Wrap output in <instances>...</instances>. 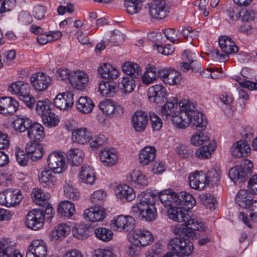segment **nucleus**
I'll list each match as a JSON object with an SVG mask.
<instances>
[{
	"label": "nucleus",
	"mask_w": 257,
	"mask_h": 257,
	"mask_svg": "<svg viewBox=\"0 0 257 257\" xmlns=\"http://www.w3.org/2000/svg\"><path fill=\"white\" fill-rule=\"evenodd\" d=\"M43 211L33 209L29 211L26 217V226L32 230H37L43 226Z\"/></svg>",
	"instance_id": "10"
},
{
	"label": "nucleus",
	"mask_w": 257,
	"mask_h": 257,
	"mask_svg": "<svg viewBox=\"0 0 257 257\" xmlns=\"http://www.w3.org/2000/svg\"><path fill=\"white\" fill-rule=\"evenodd\" d=\"M43 122L46 126L52 127L57 126L59 121L58 117L51 111L48 114H44L41 117Z\"/></svg>",
	"instance_id": "53"
},
{
	"label": "nucleus",
	"mask_w": 257,
	"mask_h": 257,
	"mask_svg": "<svg viewBox=\"0 0 257 257\" xmlns=\"http://www.w3.org/2000/svg\"><path fill=\"white\" fill-rule=\"evenodd\" d=\"M64 192L66 197L70 199L77 200L80 197L79 192L72 185L65 184L64 186Z\"/></svg>",
	"instance_id": "54"
},
{
	"label": "nucleus",
	"mask_w": 257,
	"mask_h": 257,
	"mask_svg": "<svg viewBox=\"0 0 257 257\" xmlns=\"http://www.w3.org/2000/svg\"><path fill=\"white\" fill-rule=\"evenodd\" d=\"M154 239V236L150 231L140 228L133 230L129 236V241L131 243L142 247L150 245Z\"/></svg>",
	"instance_id": "7"
},
{
	"label": "nucleus",
	"mask_w": 257,
	"mask_h": 257,
	"mask_svg": "<svg viewBox=\"0 0 257 257\" xmlns=\"http://www.w3.org/2000/svg\"><path fill=\"white\" fill-rule=\"evenodd\" d=\"M16 158L18 163L21 166H26L28 162V157L23 150H18L16 152Z\"/></svg>",
	"instance_id": "62"
},
{
	"label": "nucleus",
	"mask_w": 257,
	"mask_h": 257,
	"mask_svg": "<svg viewBox=\"0 0 257 257\" xmlns=\"http://www.w3.org/2000/svg\"><path fill=\"white\" fill-rule=\"evenodd\" d=\"M98 107L104 113L112 116L120 115L123 112L122 106L111 99H106L101 101Z\"/></svg>",
	"instance_id": "12"
},
{
	"label": "nucleus",
	"mask_w": 257,
	"mask_h": 257,
	"mask_svg": "<svg viewBox=\"0 0 257 257\" xmlns=\"http://www.w3.org/2000/svg\"><path fill=\"white\" fill-rule=\"evenodd\" d=\"M30 81L35 90L43 91L49 87L51 82V79L47 74L39 72L33 74L31 76Z\"/></svg>",
	"instance_id": "14"
},
{
	"label": "nucleus",
	"mask_w": 257,
	"mask_h": 257,
	"mask_svg": "<svg viewBox=\"0 0 257 257\" xmlns=\"http://www.w3.org/2000/svg\"><path fill=\"white\" fill-rule=\"evenodd\" d=\"M221 171L218 169H212L208 171L206 176V184H210L212 186L218 183L220 178Z\"/></svg>",
	"instance_id": "50"
},
{
	"label": "nucleus",
	"mask_w": 257,
	"mask_h": 257,
	"mask_svg": "<svg viewBox=\"0 0 257 257\" xmlns=\"http://www.w3.org/2000/svg\"><path fill=\"white\" fill-rule=\"evenodd\" d=\"M50 169L42 171L38 175V180L41 185L46 188H51L56 183L55 174Z\"/></svg>",
	"instance_id": "22"
},
{
	"label": "nucleus",
	"mask_w": 257,
	"mask_h": 257,
	"mask_svg": "<svg viewBox=\"0 0 257 257\" xmlns=\"http://www.w3.org/2000/svg\"><path fill=\"white\" fill-rule=\"evenodd\" d=\"M93 257H113V254L108 249L98 248L94 250Z\"/></svg>",
	"instance_id": "64"
},
{
	"label": "nucleus",
	"mask_w": 257,
	"mask_h": 257,
	"mask_svg": "<svg viewBox=\"0 0 257 257\" xmlns=\"http://www.w3.org/2000/svg\"><path fill=\"white\" fill-rule=\"evenodd\" d=\"M248 205L247 208H248L251 211L249 213L250 219L255 222H257V200H253L251 199V201Z\"/></svg>",
	"instance_id": "61"
},
{
	"label": "nucleus",
	"mask_w": 257,
	"mask_h": 257,
	"mask_svg": "<svg viewBox=\"0 0 257 257\" xmlns=\"http://www.w3.org/2000/svg\"><path fill=\"white\" fill-rule=\"evenodd\" d=\"M33 123L28 117L22 116H19L13 121L12 126L16 131L23 133L28 131Z\"/></svg>",
	"instance_id": "37"
},
{
	"label": "nucleus",
	"mask_w": 257,
	"mask_h": 257,
	"mask_svg": "<svg viewBox=\"0 0 257 257\" xmlns=\"http://www.w3.org/2000/svg\"><path fill=\"white\" fill-rule=\"evenodd\" d=\"M76 105L79 112L87 114L91 112L94 106V104L89 97L81 96L76 102Z\"/></svg>",
	"instance_id": "35"
},
{
	"label": "nucleus",
	"mask_w": 257,
	"mask_h": 257,
	"mask_svg": "<svg viewBox=\"0 0 257 257\" xmlns=\"http://www.w3.org/2000/svg\"><path fill=\"white\" fill-rule=\"evenodd\" d=\"M123 73L130 75L132 78H138L142 74V70L137 63L126 62L122 66Z\"/></svg>",
	"instance_id": "38"
},
{
	"label": "nucleus",
	"mask_w": 257,
	"mask_h": 257,
	"mask_svg": "<svg viewBox=\"0 0 257 257\" xmlns=\"http://www.w3.org/2000/svg\"><path fill=\"white\" fill-rule=\"evenodd\" d=\"M19 103L10 97L0 98V113L4 114L15 112L18 109Z\"/></svg>",
	"instance_id": "23"
},
{
	"label": "nucleus",
	"mask_w": 257,
	"mask_h": 257,
	"mask_svg": "<svg viewBox=\"0 0 257 257\" xmlns=\"http://www.w3.org/2000/svg\"><path fill=\"white\" fill-rule=\"evenodd\" d=\"M202 200L204 205L210 209H214L217 204L216 199L211 194L204 195Z\"/></svg>",
	"instance_id": "58"
},
{
	"label": "nucleus",
	"mask_w": 257,
	"mask_h": 257,
	"mask_svg": "<svg viewBox=\"0 0 257 257\" xmlns=\"http://www.w3.org/2000/svg\"><path fill=\"white\" fill-rule=\"evenodd\" d=\"M157 68L154 66L149 65L142 77V82L146 85L153 83L156 79Z\"/></svg>",
	"instance_id": "47"
},
{
	"label": "nucleus",
	"mask_w": 257,
	"mask_h": 257,
	"mask_svg": "<svg viewBox=\"0 0 257 257\" xmlns=\"http://www.w3.org/2000/svg\"><path fill=\"white\" fill-rule=\"evenodd\" d=\"M91 138V133L86 127H81L74 131L71 137L73 142L81 145L87 144Z\"/></svg>",
	"instance_id": "30"
},
{
	"label": "nucleus",
	"mask_w": 257,
	"mask_h": 257,
	"mask_svg": "<svg viewBox=\"0 0 257 257\" xmlns=\"http://www.w3.org/2000/svg\"><path fill=\"white\" fill-rule=\"evenodd\" d=\"M94 233L97 238L104 242L111 240L113 235L111 230L105 227L96 228Z\"/></svg>",
	"instance_id": "49"
},
{
	"label": "nucleus",
	"mask_w": 257,
	"mask_h": 257,
	"mask_svg": "<svg viewBox=\"0 0 257 257\" xmlns=\"http://www.w3.org/2000/svg\"><path fill=\"white\" fill-rule=\"evenodd\" d=\"M166 88L161 84H157L149 87L148 96L150 100L159 104L164 101L166 99Z\"/></svg>",
	"instance_id": "17"
},
{
	"label": "nucleus",
	"mask_w": 257,
	"mask_h": 257,
	"mask_svg": "<svg viewBox=\"0 0 257 257\" xmlns=\"http://www.w3.org/2000/svg\"><path fill=\"white\" fill-rule=\"evenodd\" d=\"M34 202L43 207L48 202L50 195L48 193L44 192L40 188H35L32 191Z\"/></svg>",
	"instance_id": "40"
},
{
	"label": "nucleus",
	"mask_w": 257,
	"mask_h": 257,
	"mask_svg": "<svg viewBox=\"0 0 257 257\" xmlns=\"http://www.w3.org/2000/svg\"><path fill=\"white\" fill-rule=\"evenodd\" d=\"M48 245L42 239H34L28 246L26 257H47Z\"/></svg>",
	"instance_id": "9"
},
{
	"label": "nucleus",
	"mask_w": 257,
	"mask_h": 257,
	"mask_svg": "<svg viewBox=\"0 0 257 257\" xmlns=\"http://www.w3.org/2000/svg\"><path fill=\"white\" fill-rule=\"evenodd\" d=\"M197 32L194 31L191 27H188L184 28L181 30V34L184 36V38L189 40L191 43L192 40L197 36Z\"/></svg>",
	"instance_id": "59"
},
{
	"label": "nucleus",
	"mask_w": 257,
	"mask_h": 257,
	"mask_svg": "<svg viewBox=\"0 0 257 257\" xmlns=\"http://www.w3.org/2000/svg\"><path fill=\"white\" fill-rule=\"evenodd\" d=\"M229 176L234 183H236L237 181L240 182L246 179L247 173L243 168L239 166H235L229 170Z\"/></svg>",
	"instance_id": "41"
},
{
	"label": "nucleus",
	"mask_w": 257,
	"mask_h": 257,
	"mask_svg": "<svg viewBox=\"0 0 257 257\" xmlns=\"http://www.w3.org/2000/svg\"><path fill=\"white\" fill-rule=\"evenodd\" d=\"M230 152L235 157H245L250 154V148L246 142L239 141L232 145L230 149Z\"/></svg>",
	"instance_id": "24"
},
{
	"label": "nucleus",
	"mask_w": 257,
	"mask_h": 257,
	"mask_svg": "<svg viewBox=\"0 0 257 257\" xmlns=\"http://www.w3.org/2000/svg\"><path fill=\"white\" fill-rule=\"evenodd\" d=\"M148 11L150 16L156 19H164L168 13L165 1L153 2L149 5Z\"/></svg>",
	"instance_id": "19"
},
{
	"label": "nucleus",
	"mask_w": 257,
	"mask_h": 257,
	"mask_svg": "<svg viewBox=\"0 0 257 257\" xmlns=\"http://www.w3.org/2000/svg\"><path fill=\"white\" fill-rule=\"evenodd\" d=\"M135 220L131 216L119 215L111 220V227L115 230L128 231L134 227Z\"/></svg>",
	"instance_id": "13"
},
{
	"label": "nucleus",
	"mask_w": 257,
	"mask_h": 257,
	"mask_svg": "<svg viewBox=\"0 0 257 257\" xmlns=\"http://www.w3.org/2000/svg\"><path fill=\"white\" fill-rule=\"evenodd\" d=\"M106 192L102 190L94 191L90 196V201L95 205H99L103 203L106 198Z\"/></svg>",
	"instance_id": "55"
},
{
	"label": "nucleus",
	"mask_w": 257,
	"mask_h": 257,
	"mask_svg": "<svg viewBox=\"0 0 257 257\" xmlns=\"http://www.w3.org/2000/svg\"><path fill=\"white\" fill-rule=\"evenodd\" d=\"M185 100H188L184 99L179 102V111H178L176 110L178 107V101L177 99L175 97L170 98L161 107V113L162 116H165L167 118L169 116L172 117L173 124L176 126V123L174 122V119L175 117H179L181 115L183 111V107H185L184 105H183V106H182V105Z\"/></svg>",
	"instance_id": "6"
},
{
	"label": "nucleus",
	"mask_w": 257,
	"mask_h": 257,
	"mask_svg": "<svg viewBox=\"0 0 257 257\" xmlns=\"http://www.w3.org/2000/svg\"><path fill=\"white\" fill-rule=\"evenodd\" d=\"M219 45L223 53L226 55L235 53L238 51V48L235 43L228 36H222L219 39Z\"/></svg>",
	"instance_id": "31"
},
{
	"label": "nucleus",
	"mask_w": 257,
	"mask_h": 257,
	"mask_svg": "<svg viewBox=\"0 0 257 257\" xmlns=\"http://www.w3.org/2000/svg\"><path fill=\"white\" fill-rule=\"evenodd\" d=\"M107 139L103 135H99L94 137V140L90 143L91 148H97L105 144Z\"/></svg>",
	"instance_id": "63"
},
{
	"label": "nucleus",
	"mask_w": 257,
	"mask_h": 257,
	"mask_svg": "<svg viewBox=\"0 0 257 257\" xmlns=\"http://www.w3.org/2000/svg\"><path fill=\"white\" fill-rule=\"evenodd\" d=\"M215 148V142H212L210 145H205L199 148L195 152V156L201 159H207L211 156V152H213Z\"/></svg>",
	"instance_id": "44"
},
{
	"label": "nucleus",
	"mask_w": 257,
	"mask_h": 257,
	"mask_svg": "<svg viewBox=\"0 0 257 257\" xmlns=\"http://www.w3.org/2000/svg\"><path fill=\"white\" fill-rule=\"evenodd\" d=\"M140 202L132 207V212L138 217L146 221L155 220L157 216L155 206L156 198L159 199L161 203L168 209V215L170 219L183 222L190 228L205 231L206 226L202 221H199L196 217L189 211L196 203L193 196L186 192L179 193L164 190L156 196L150 192H143L140 196Z\"/></svg>",
	"instance_id": "1"
},
{
	"label": "nucleus",
	"mask_w": 257,
	"mask_h": 257,
	"mask_svg": "<svg viewBox=\"0 0 257 257\" xmlns=\"http://www.w3.org/2000/svg\"><path fill=\"white\" fill-rule=\"evenodd\" d=\"M73 236L79 239H84L89 236V229L86 224L76 225L73 230Z\"/></svg>",
	"instance_id": "51"
},
{
	"label": "nucleus",
	"mask_w": 257,
	"mask_h": 257,
	"mask_svg": "<svg viewBox=\"0 0 257 257\" xmlns=\"http://www.w3.org/2000/svg\"><path fill=\"white\" fill-rule=\"evenodd\" d=\"M131 181L136 186L144 187L148 185V180L147 176L142 172L134 171L130 175Z\"/></svg>",
	"instance_id": "42"
},
{
	"label": "nucleus",
	"mask_w": 257,
	"mask_h": 257,
	"mask_svg": "<svg viewBox=\"0 0 257 257\" xmlns=\"http://www.w3.org/2000/svg\"><path fill=\"white\" fill-rule=\"evenodd\" d=\"M118 84L120 89L125 93L133 91L136 86L133 78L127 76L119 79Z\"/></svg>",
	"instance_id": "48"
},
{
	"label": "nucleus",
	"mask_w": 257,
	"mask_h": 257,
	"mask_svg": "<svg viewBox=\"0 0 257 257\" xmlns=\"http://www.w3.org/2000/svg\"><path fill=\"white\" fill-rule=\"evenodd\" d=\"M65 155L64 152L58 150L51 153L47 160L49 168L58 174L64 172L67 167Z\"/></svg>",
	"instance_id": "5"
},
{
	"label": "nucleus",
	"mask_w": 257,
	"mask_h": 257,
	"mask_svg": "<svg viewBox=\"0 0 257 257\" xmlns=\"http://www.w3.org/2000/svg\"><path fill=\"white\" fill-rule=\"evenodd\" d=\"M150 117L153 130L154 131H159L163 125L161 119L154 112L150 113Z\"/></svg>",
	"instance_id": "57"
},
{
	"label": "nucleus",
	"mask_w": 257,
	"mask_h": 257,
	"mask_svg": "<svg viewBox=\"0 0 257 257\" xmlns=\"http://www.w3.org/2000/svg\"><path fill=\"white\" fill-rule=\"evenodd\" d=\"M117 197L124 201H132L136 197V193L133 189L126 184L119 185L115 190Z\"/></svg>",
	"instance_id": "28"
},
{
	"label": "nucleus",
	"mask_w": 257,
	"mask_h": 257,
	"mask_svg": "<svg viewBox=\"0 0 257 257\" xmlns=\"http://www.w3.org/2000/svg\"><path fill=\"white\" fill-rule=\"evenodd\" d=\"M142 5L132 0H125L124 6L128 14L133 15L139 13L141 10Z\"/></svg>",
	"instance_id": "56"
},
{
	"label": "nucleus",
	"mask_w": 257,
	"mask_h": 257,
	"mask_svg": "<svg viewBox=\"0 0 257 257\" xmlns=\"http://www.w3.org/2000/svg\"><path fill=\"white\" fill-rule=\"evenodd\" d=\"M98 90L102 96L113 97L118 90V86L114 82L102 81L99 83Z\"/></svg>",
	"instance_id": "33"
},
{
	"label": "nucleus",
	"mask_w": 257,
	"mask_h": 257,
	"mask_svg": "<svg viewBox=\"0 0 257 257\" xmlns=\"http://www.w3.org/2000/svg\"><path fill=\"white\" fill-rule=\"evenodd\" d=\"M156 149L153 147L148 146L140 151L138 160L142 166H147L153 162L156 157Z\"/></svg>",
	"instance_id": "27"
},
{
	"label": "nucleus",
	"mask_w": 257,
	"mask_h": 257,
	"mask_svg": "<svg viewBox=\"0 0 257 257\" xmlns=\"http://www.w3.org/2000/svg\"><path fill=\"white\" fill-rule=\"evenodd\" d=\"M74 94L70 91L59 93L54 99V105L63 110H69L74 104Z\"/></svg>",
	"instance_id": "15"
},
{
	"label": "nucleus",
	"mask_w": 257,
	"mask_h": 257,
	"mask_svg": "<svg viewBox=\"0 0 257 257\" xmlns=\"http://www.w3.org/2000/svg\"><path fill=\"white\" fill-rule=\"evenodd\" d=\"M66 155L73 166H77L82 163L84 158L82 150L79 149H71Z\"/></svg>",
	"instance_id": "39"
},
{
	"label": "nucleus",
	"mask_w": 257,
	"mask_h": 257,
	"mask_svg": "<svg viewBox=\"0 0 257 257\" xmlns=\"http://www.w3.org/2000/svg\"><path fill=\"white\" fill-rule=\"evenodd\" d=\"M57 211L59 215L65 219L71 217L75 212V206L69 201H63L58 205Z\"/></svg>",
	"instance_id": "34"
},
{
	"label": "nucleus",
	"mask_w": 257,
	"mask_h": 257,
	"mask_svg": "<svg viewBox=\"0 0 257 257\" xmlns=\"http://www.w3.org/2000/svg\"><path fill=\"white\" fill-rule=\"evenodd\" d=\"M71 228L65 223H61L57 225L50 233L51 240L57 241L62 240L70 232Z\"/></svg>",
	"instance_id": "25"
},
{
	"label": "nucleus",
	"mask_w": 257,
	"mask_h": 257,
	"mask_svg": "<svg viewBox=\"0 0 257 257\" xmlns=\"http://www.w3.org/2000/svg\"><path fill=\"white\" fill-rule=\"evenodd\" d=\"M98 72L101 77L108 79H115L118 77L117 69L109 63H103L98 68Z\"/></svg>",
	"instance_id": "32"
},
{
	"label": "nucleus",
	"mask_w": 257,
	"mask_h": 257,
	"mask_svg": "<svg viewBox=\"0 0 257 257\" xmlns=\"http://www.w3.org/2000/svg\"><path fill=\"white\" fill-rule=\"evenodd\" d=\"M2 251V253L6 255L5 257H22L20 251L16 250L12 242L5 241Z\"/></svg>",
	"instance_id": "52"
},
{
	"label": "nucleus",
	"mask_w": 257,
	"mask_h": 257,
	"mask_svg": "<svg viewBox=\"0 0 257 257\" xmlns=\"http://www.w3.org/2000/svg\"><path fill=\"white\" fill-rule=\"evenodd\" d=\"M256 15H257L253 11L250 10H246L242 11L240 14V17H241V20L246 22L254 21Z\"/></svg>",
	"instance_id": "60"
},
{
	"label": "nucleus",
	"mask_w": 257,
	"mask_h": 257,
	"mask_svg": "<svg viewBox=\"0 0 257 257\" xmlns=\"http://www.w3.org/2000/svg\"><path fill=\"white\" fill-rule=\"evenodd\" d=\"M29 138L34 142L42 140L45 136L43 126L37 122H33L27 132Z\"/></svg>",
	"instance_id": "36"
},
{
	"label": "nucleus",
	"mask_w": 257,
	"mask_h": 257,
	"mask_svg": "<svg viewBox=\"0 0 257 257\" xmlns=\"http://www.w3.org/2000/svg\"><path fill=\"white\" fill-rule=\"evenodd\" d=\"M190 142L192 145L198 146L210 145L212 142H209V137L204 133L200 132H196L191 137Z\"/></svg>",
	"instance_id": "46"
},
{
	"label": "nucleus",
	"mask_w": 257,
	"mask_h": 257,
	"mask_svg": "<svg viewBox=\"0 0 257 257\" xmlns=\"http://www.w3.org/2000/svg\"><path fill=\"white\" fill-rule=\"evenodd\" d=\"M79 180L82 183L91 185L96 179L94 169L87 165H83L79 171Z\"/></svg>",
	"instance_id": "29"
},
{
	"label": "nucleus",
	"mask_w": 257,
	"mask_h": 257,
	"mask_svg": "<svg viewBox=\"0 0 257 257\" xmlns=\"http://www.w3.org/2000/svg\"><path fill=\"white\" fill-rule=\"evenodd\" d=\"M182 112L174 119L176 126L179 128H185L190 124L198 130L205 129L207 124L205 116L199 111L195 110V103L190 100H185L182 106Z\"/></svg>",
	"instance_id": "2"
},
{
	"label": "nucleus",
	"mask_w": 257,
	"mask_h": 257,
	"mask_svg": "<svg viewBox=\"0 0 257 257\" xmlns=\"http://www.w3.org/2000/svg\"><path fill=\"white\" fill-rule=\"evenodd\" d=\"M8 90L12 94L17 95L29 108L32 109L34 107L36 100L30 94V88L28 83L22 81H18L12 83Z\"/></svg>",
	"instance_id": "4"
},
{
	"label": "nucleus",
	"mask_w": 257,
	"mask_h": 257,
	"mask_svg": "<svg viewBox=\"0 0 257 257\" xmlns=\"http://www.w3.org/2000/svg\"><path fill=\"white\" fill-rule=\"evenodd\" d=\"M205 178V174L202 171L191 173L188 177L189 185L192 189L202 190L206 186Z\"/></svg>",
	"instance_id": "18"
},
{
	"label": "nucleus",
	"mask_w": 257,
	"mask_h": 257,
	"mask_svg": "<svg viewBox=\"0 0 257 257\" xmlns=\"http://www.w3.org/2000/svg\"><path fill=\"white\" fill-rule=\"evenodd\" d=\"M106 215L105 208L101 207H90L84 211V218L91 222L102 220Z\"/></svg>",
	"instance_id": "20"
},
{
	"label": "nucleus",
	"mask_w": 257,
	"mask_h": 257,
	"mask_svg": "<svg viewBox=\"0 0 257 257\" xmlns=\"http://www.w3.org/2000/svg\"><path fill=\"white\" fill-rule=\"evenodd\" d=\"M71 76L70 84L73 87L78 90H83L87 87L89 78L85 72L80 70L72 71Z\"/></svg>",
	"instance_id": "16"
},
{
	"label": "nucleus",
	"mask_w": 257,
	"mask_h": 257,
	"mask_svg": "<svg viewBox=\"0 0 257 257\" xmlns=\"http://www.w3.org/2000/svg\"><path fill=\"white\" fill-rule=\"evenodd\" d=\"M147 114L142 111H137L132 116L133 126L136 132H141L145 130L148 123Z\"/></svg>",
	"instance_id": "26"
},
{
	"label": "nucleus",
	"mask_w": 257,
	"mask_h": 257,
	"mask_svg": "<svg viewBox=\"0 0 257 257\" xmlns=\"http://www.w3.org/2000/svg\"><path fill=\"white\" fill-rule=\"evenodd\" d=\"M182 225L184 227H177L174 229V233L178 236L172 239L168 243V247L172 251L171 253L188 256L193 250V245L188 237L194 236V231L199 230L190 228L183 223Z\"/></svg>",
	"instance_id": "3"
},
{
	"label": "nucleus",
	"mask_w": 257,
	"mask_h": 257,
	"mask_svg": "<svg viewBox=\"0 0 257 257\" xmlns=\"http://www.w3.org/2000/svg\"><path fill=\"white\" fill-rule=\"evenodd\" d=\"M23 198L20 190L17 189H7L0 192V204L8 207L18 205Z\"/></svg>",
	"instance_id": "8"
},
{
	"label": "nucleus",
	"mask_w": 257,
	"mask_h": 257,
	"mask_svg": "<svg viewBox=\"0 0 257 257\" xmlns=\"http://www.w3.org/2000/svg\"><path fill=\"white\" fill-rule=\"evenodd\" d=\"M158 75L166 84L170 85H177L182 80L181 74L177 71L171 68H166L159 70Z\"/></svg>",
	"instance_id": "11"
},
{
	"label": "nucleus",
	"mask_w": 257,
	"mask_h": 257,
	"mask_svg": "<svg viewBox=\"0 0 257 257\" xmlns=\"http://www.w3.org/2000/svg\"><path fill=\"white\" fill-rule=\"evenodd\" d=\"M100 160L104 166L111 167L117 161L116 151L114 148H104L99 153Z\"/></svg>",
	"instance_id": "21"
},
{
	"label": "nucleus",
	"mask_w": 257,
	"mask_h": 257,
	"mask_svg": "<svg viewBox=\"0 0 257 257\" xmlns=\"http://www.w3.org/2000/svg\"><path fill=\"white\" fill-rule=\"evenodd\" d=\"M52 104L48 99L40 100L37 102L35 110L37 113L41 115V117L44 114H48V112L51 111Z\"/></svg>",
	"instance_id": "45"
},
{
	"label": "nucleus",
	"mask_w": 257,
	"mask_h": 257,
	"mask_svg": "<svg viewBox=\"0 0 257 257\" xmlns=\"http://www.w3.org/2000/svg\"><path fill=\"white\" fill-rule=\"evenodd\" d=\"M235 202L243 208H247L251 201V196H248V192L244 189L240 190L236 194Z\"/></svg>",
	"instance_id": "43"
}]
</instances>
